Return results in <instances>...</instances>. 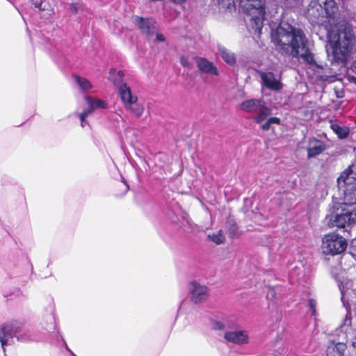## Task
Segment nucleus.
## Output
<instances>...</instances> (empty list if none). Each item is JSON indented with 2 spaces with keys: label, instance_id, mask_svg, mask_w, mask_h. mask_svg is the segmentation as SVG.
I'll return each instance as SVG.
<instances>
[{
  "label": "nucleus",
  "instance_id": "nucleus-1",
  "mask_svg": "<svg viewBox=\"0 0 356 356\" xmlns=\"http://www.w3.org/2000/svg\"><path fill=\"white\" fill-rule=\"evenodd\" d=\"M272 41L282 54L301 58L309 65H316L309 40L302 29L289 24L280 25L272 33Z\"/></svg>",
  "mask_w": 356,
  "mask_h": 356
},
{
  "label": "nucleus",
  "instance_id": "nucleus-2",
  "mask_svg": "<svg viewBox=\"0 0 356 356\" xmlns=\"http://www.w3.org/2000/svg\"><path fill=\"white\" fill-rule=\"evenodd\" d=\"M333 60L346 64L356 45V35L353 27L348 24H340L328 33Z\"/></svg>",
  "mask_w": 356,
  "mask_h": 356
},
{
  "label": "nucleus",
  "instance_id": "nucleus-3",
  "mask_svg": "<svg viewBox=\"0 0 356 356\" xmlns=\"http://www.w3.org/2000/svg\"><path fill=\"white\" fill-rule=\"evenodd\" d=\"M337 11L338 6L334 0H312L308 8L311 20L320 24L330 23Z\"/></svg>",
  "mask_w": 356,
  "mask_h": 356
},
{
  "label": "nucleus",
  "instance_id": "nucleus-4",
  "mask_svg": "<svg viewBox=\"0 0 356 356\" xmlns=\"http://www.w3.org/2000/svg\"><path fill=\"white\" fill-rule=\"evenodd\" d=\"M337 184L343 192L344 200L356 202V166L349 165L337 178Z\"/></svg>",
  "mask_w": 356,
  "mask_h": 356
},
{
  "label": "nucleus",
  "instance_id": "nucleus-5",
  "mask_svg": "<svg viewBox=\"0 0 356 356\" xmlns=\"http://www.w3.org/2000/svg\"><path fill=\"white\" fill-rule=\"evenodd\" d=\"M347 246V240L336 232L327 233L322 238L321 249L325 255L340 254L346 250Z\"/></svg>",
  "mask_w": 356,
  "mask_h": 356
},
{
  "label": "nucleus",
  "instance_id": "nucleus-6",
  "mask_svg": "<svg viewBox=\"0 0 356 356\" xmlns=\"http://www.w3.org/2000/svg\"><path fill=\"white\" fill-rule=\"evenodd\" d=\"M356 222V202L352 199L341 205V213L330 220V227L345 228Z\"/></svg>",
  "mask_w": 356,
  "mask_h": 356
},
{
  "label": "nucleus",
  "instance_id": "nucleus-7",
  "mask_svg": "<svg viewBox=\"0 0 356 356\" xmlns=\"http://www.w3.org/2000/svg\"><path fill=\"white\" fill-rule=\"evenodd\" d=\"M134 23L138 27L140 33L145 35H152L156 29V22L149 17L134 16Z\"/></svg>",
  "mask_w": 356,
  "mask_h": 356
},
{
  "label": "nucleus",
  "instance_id": "nucleus-8",
  "mask_svg": "<svg viewBox=\"0 0 356 356\" xmlns=\"http://www.w3.org/2000/svg\"><path fill=\"white\" fill-rule=\"evenodd\" d=\"M259 76L263 81V83L267 88L274 91H280L282 89L283 84L280 80L276 79L273 72H260Z\"/></svg>",
  "mask_w": 356,
  "mask_h": 356
},
{
  "label": "nucleus",
  "instance_id": "nucleus-9",
  "mask_svg": "<svg viewBox=\"0 0 356 356\" xmlns=\"http://www.w3.org/2000/svg\"><path fill=\"white\" fill-rule=\"evenodd\" d=\"M241 6L243 10L251 14L255 11L259 15L265 14V7L261 0H241Z\"/></svg>",
  "mask_w": 356,
  "mask_h": 356
},
{
  "label": "nucleus",
  "instance_id": "nucleus-10",
  "mask_svg": "<svg viewBox=\"0 0 356 356\" xmlns=\"http://www.w3.org/2000/svg\"><path fill=\"white\" fill-rule=\"evenodd\" d=\"M327 149L326 144L314 137L309 139L308 147L307 148L308 159L316 157L320 155Z\"/></svg>",
  "mask_w": 356,
  "mask_h": 356
},
{
  "label": "nucleus",
  "instance_id": "nucleus-11",
  "mask_svg": "<svg viewBox=\"0 0 356 356\" xmlns=\"http://www.w3.org/2000/svg\"><path fill=\"white\" fill-rule=\"evenodd\" d=\"M191 285L193 286L191 290V300L195 304L204 301L208 297V288L196 282H192Z\"/></svg>",
  "mask_w": 356,
  "mask_h": 356
},
{
  "label": "nucleus",
  "instance_id": "nucleus-12",
  "mask_svg": "<svg viewBox=\"0 0 356 356\" xmlns=\"http://www.w3.org/2000/svg\"><path fill=\"white\" fill-rule=\"evenodd\" d=\"M197 67L200 71L207 74L218 75V70L215 65L203 57L195 56L194 58Z\"/></svg>",
  "mask_w": 356,
  "mask_h": 356
},
{
  "label": "nucleus",
  "instance_id": "nucleus-13",
  "mask_svg": "<svg viewBox=\"0 0 356 356\" xmlns=\"http://www.w3.org/2000/svg\"><path fill=\"white\" fill-rule=\"evenodd\" d=\"M264 102L257 99H247L241 103L240 109L245 113H257Z\"/></svg>",
  "mask_w": 356,
  "mask_h": 356
},
{
  "label": "nucleus",
  "instance_id": "nucleus-14",
  "mask_svg": "<svg viewBox=\"0 0 356 356\" xmlns=\"http://www.w3.org/2000/svg\"><path fill=\"white\" fill-rule=\"evenodd\" d=\"M224 337L227 341L237 344H244L248 342V337L245 331L227 332L225 334Z\"/></svg>",
  "mask_w": 356,
  "mask_h": 356
},
{
  "label": "nucleus",
  "instance_id": "nucleus-15",
  "mask_svg": "<svg viewBox=\"0 0 356 356\" xmlns=\"http://www.w3.org/2000/svg\"><path fill=\"white\" fill-rule=\"evenodd\" d=\"M118 90L121 100L125 106L129 103L137 102L138 97L132 95L131 88L127 84H122L118 86Z\"/></svg>",
  "mask_w": 356,
  "mask_h": 356
},
{
  "label": "nucleus",
  "instance_id": "nucleus-16",
  "mask_svg": "<svg viewBox=\"0 0 356 356\" xmlns=\"http://www.w3.org/2000/svg\"><path fill=\"white\" fill-rule=\"evenodd\" d=\"M346 344L343 343H334L332 341L329 343L326 349L327 356H345L343 352L346 349Z\"/></svg>",
  "mask_w": 356,
  "mask_h": 356
},
{
  "label": "nucleus",
  "instance_id": "nucleus-17",
  "mask_svg": "<svg viewBox=\"0 0 356 356\" xmlns=\"http://www.w3.org/2000/svg\"><path fill=\"white\" fill-rule=\"evenodd\" d=\"M271 113V108L268 107L266 105L265 102H264V103L259 107V110L258 111L257 114L253 118V121L255 123L259 124L265 120L268 116L270 115Z\"/></svg>",
  "mask_w": 356,
  "mask_h": 356
},
{
  "label": "nucleus",
  "instance_id": "nucleus-18",
  "mask_svg": "<svg viewBox=\"0 0 356 356\" xmlns=\"http://www.w3.org/2000/svg\"><path fill=\"white\" fill-rule=\"evenodd\" d=\"M9 329H10V325L6 323L0 325V342L3 352L6 351L5 346L8 339L13 338V335L9 332Z\"/></svg>",
  "mask_w": 356,
  "mask_h": 356
},
{
  "label": "nucleus",
  "instance_id": "nucleus-19",
  "mask_svg": "<svg viewBox=\"0 0 356 356\" xmlns=\"http://www.w3.org/2000/svg\"><path fill=\"white\" fill-rule=\"evenodd\" d=\"M129 190L128 184L123 180L120 182L115 183L112 188L113 195L116 197H120L124 195Z\"/></svg>",
  "mask_w": 356,
  "mask_h": 356
},
{
  "label": "nucleus",
  "instance_id": "nucleus-20",
  "mask_svg": "<svg viewBox=\"0 0 356 356\" xmlns=\"http://www.w3.org/2000/svg\"><path fill=\"white\" fill-rule=\"evenodd\" d=\"M226 228L230 238H235L240 236L238 226L234 220L229 219L226 222Z\"/></svg>",
  "mask_w": 356,
  "mask_h": 356
},
{
  "label": "nucleus",
  "instance_id": "nucleus-21",
  "mask_svg": "<svg viewBox=\"0 0 356 356\" xmlns=\"http://www.w3.org/2000/svg\"><path fill=\"white\" fill-rule=\"evenodd\" d=\"M331 129L338 136L339 138H346L350 132L349 128L348 127H341L337 124H332L331 125Z\"/></svg>",
  "mask_w": 356,
  "mask_h": 356
},
{
  "label": "nucleus",
  "instance_id": "nucleus-22",
  "mask_svg": "<svg viewBox=\"0 0 356 356\" xmlns=\"http://www.w3.org/2000/svg\"><path fill=\"white\" fill-rule=\"evenodd\" d=\"M127 110L130 111L135 116L140 118L144 112V107L142 104L129 103L125 106Z\"/></svg>",
  "mask_w": 356,
  "mask_h": 356
},
{
  "label": "nucleus",
  "instance_id": "nucleus-23",
  "mask_svg": "<svg viewBox=\"0 0 356 356\" xmlns=\"http://www.w3.org/2000/svg\"><path fill=\"white\" fill-rule=\"evenodd\" d=\"M72 76L74 78L76 83L82 90L87 91L91 88L92 86L86 78L76 74H73Z\"/></svg>",
  "mask_w": 356,
  "mask_h": 356
},
{
  "label": "nucleus",
  "instance_id": "nucleus-24",
  "mask_svg": "<svg viewBox=\"0 0 356 356\" xmlns=\"http://www.w3.org/2000/svg\"><path fill=\"white\" fill-rule=\"evenodd\" d=\"M86 101L88 104L92 108L93 110L98 108H106L107 107L106 103L101 99H94L90 97H86Z\"/></svg>",
  "mask_w": 356,
  "mask_h": 356
},
{
  "label": "nucleus",
  "instance_id": "nucleus-25",
  "mask_svg": "<svg viewBox=\"0 0 356 356\" xmlns=\"http://www.w3.org/2000/svg\"><path fill=\"white\" fill-rule=\"evenodd\" d=\"M222 58L225 62L229 65H234L236 62L235 56L234 54L228 51L226 49H222L220 51Z\"/></svg>",
  "mask_w": 356,
  "mask_h": 356
},
{
  "label": "nucleus",
  "instance_id": "nucleus-26",
  "mask_svg": "<svg viewBox=\"0 0 356 356\" xmlns=\"http://www.w3.org/2000/svg\"><path fill=\"white\" fill-rule=\"evenodd\" d=\"M7 325H10L9 332L13 335V337L17 333H19L22 330V324L16 321H12L6 323Z\"/></svg>",
  "mask_w": 356,
  "mask_h": 356
},
{
  "label": "nucleus",
  "instance_id": "nucleus-27",
  "mask_svg": "<svg viewBox=\"0 0 356 356\" xmlns=\"http://www.w3.org/2000/svg\"><path fill=\"white\" fill-rule=\"evenodd\" d=\"M281 123V120L279 118L277 117H270L269 118L267 121L264 123L261 128L263 131H268L270 128V125L272 124H280Z\"/></svg>",
  "mask_w": 356,
  "mask_h": 356
},
{
  "label": "nucleus",
  "instance_id": "nucleus-28",
  "mask_svg": "<svg viewBox=\"0 0 356 356\" xmlns=\"http://www.w3.org/2000/svg\"><path fill=\"white\" fill-rule=\"evenodd\" d=\"M286 7L289 8H298L302 5V0H282Z\"/></svg>",
  "mask_w": 356,
  "mask_h": 356
},
{
  "label": "nucleus",
  "instance_id": "nucleus-29",
  "mask_svg": "<svg viewBox=\"0 0 356 356\" xmlns=\"http://www.w3.org/2000/svg\"><path fill=\"white\" fill-rule=\"evenodd\" d=\"M118 78L113 79V82L116 86H120L122 84H125L123 83V77L124 76V73L122 70H118L117 72Z\"/></svg>",
  "mask_w": 356,
  "mask_h": 356
},
{
  "label": "nucleus",
  "instance_id": "nucleus-30",
  "mask_svg": "<svg viewBox=\"0 0 356 356\" xmlns=\"http://www.w3.org/2000/svg\"><path fill=\"white\" fill-rule=\"evenodd\" d=\"M211 240L216 244H221L225 241V238L222 234V231L220 230L217 234H213L212 236Z\"/></svg>",
  "mask_w": 356,
  "mask_h": 356
},
{
  "label": "nucleus",
  "instance_id": "nucleus-31",
  "mask_svg": "<svg viewBox=\"0 0 356 356\" xmlns=\"http://www.w3.org/2000/svg\"><path fill=\"white\" fill-rule=\"evenodd\" d=\"M308 305L309 307L312 312V314L314 316H316L317 312H316V301L314 298H309L308 300Z\"/></svg>",
  "mask_w": 356,
  "mask_h": 356
},
{
  "label": "nucleus",
  "instance_id": "nucleus-32",
  "mask_svg": "<svg viewBox=\"0 0 356 356\" xmlns=\"http://www.w3.org/2000/svg\"><path fill=\"white\" fill-rule=\"evenodd\" d=\"M223 7L232 8L235 7V0H219Z\"/></svg>",
  "mask_w": 356,
  "mask_h": 356
},
{
  "label": "nucleus",
  "instance_id": "nucleus-33",
  "mask_svg": "<svg viewBox=\"0 0 356 356\" xmlns=\"http://www.w3.org/2000/svg\"><path fill=\"white\" fill-rule=\"evenodd\" d=\"M225 328V325L220 321H216L213 322V329L216 330H221Z\"/></svg>",
  "mask_w": 356,
  "mask_h": 356
},
{
  "label": "nucleus",
  "instance_id": "nucleus-34",
  "mask_svg": "<svg viewBox=\"0 0 356 356\" xmlns=\"http://www.w3.org/2000/svg\"><path fill=\"white\" fill-rule=\"evenodd\" d=\"M33 3L36 8H38L40 10H44V8L42 7V0H35L33 2Z\"/></svg>",
  "mask_w": 356,
  "mask_h": 356
},
{
  "label": "nucleus",
  "instance_id": "nucleus-35",
  "mask_svg": "<svg viewBox=\"0 0 356 356\" xmlns=\"http://www.w3.org/2000/svg\"><path fill=\"white\" fill-rule=\"evenodd\" d=\"M79 118H80V120H81V127H84V122H85V118H86V114L85 113H81L79 114Z\"/></svg>",
  "mask_w": 356,
  "mask_h": 356
},
{
  "label": "nucleus",
  "instance_id": "nucleus-36",
  "mask_svg": "<svg viewBox=\"0 0 356 356\" xmlns=\"http://www.w3.org/2000/svg\"><path fill=\"white\" fill-rule=\"evenodd\" d=\"M156 40L161 42H164L165 40V38L161 33H157L156 35Z\"/></svg>",
  "mask_w": 356,
  "mask_h": 356
},
{
  "label": "nucleus",
  "instance_id": "nucleus-37",
  "mask_svg": "<svg viewBox=\"0 0 356 356\" xmlns=\"http://www.w3.org/2000/svg\"><path fill=\"white\" fill-rule=\"evenodd\" d=\"M94 110L92 107L89 106L87 109L83 110L81 113H85L86 116H88L90 113H91Z\"/></svg>",
  "mask_w": 356,
  "mask_h": 356
},
{
  "label": "nucleus",
  "instance_id": "nucleus-38",
  "mask_svg": "<svg viewBox=\"0 0 356 356\" xmlns=\"http://www.w3.org/2000/svg\"><path fill=\"white\" fill-rule=\"evenodd\" d=\"M181 63L184 67L188 66V62L187 59L186 58H184V56H182L181 58Z\"/></svg>",
  "mask_w": 356,
  "mask_h": 356
},
{
  "label": "nucleus",
  "instance_id": "nucleus-39",
  "mask_svg": "<svg viewBox=\"0 0 356 356\" xmlns=\"http://www.w3.org/2000/svg\"><path fill=\"white\" fill-rule=\"evenodd\" d=\"M171 1L173 3L179 4V5L183 4L186 1V0H171Z\"/></svg>",
  "mask_w": 356,
  "mask_h": 356
},
{
  "label": "nucleus",
  "instance_id": "nucleus-40",
  "mask_svg": "<svg viewBox=\"0 0 356 356\" xmlns=\"http://www.w3.org/2000/svg\"><path fill=\"white\" fill-rule=\"evenodd\" d=\"M72 10L74 13H77V8H76L75 6H73L72 7Z\"/></svg>",
  "mask_w": 356,
  "mask_h": 356
},
{
  "label": "nucleus",
  "instance_id": "nucleus-41",
  "mask_svg": "<svg viewBox=\"0 0 356 356\" xmlns=\"http://www.w3.org/2000/svg\"><path fill=\"white\" fill-rule=\"evenodd\" d=\"M115 72V70L114 69L111 68V69L110 70V72H109L110 75L111 76V74H112L113 72Z\"/></svg>",
  "mask_w": 356,
  "mask_h": 356
},
{
  "label": "nucleus",
  "instance_id": "nucleus-42",
  "mask_svg": "<svg viewBox=\"0 0 356 356\" xmlns=\"http://www.w3.org/2000/svg\"><path fill=\"white\" fill-rule=\"evenodd\" d=\"M259 31H261V26H259Z\"/></svg>",
  "mask_w": 356,
  "mask_h": 356
}]
</instances>
